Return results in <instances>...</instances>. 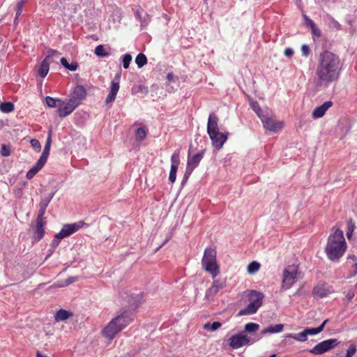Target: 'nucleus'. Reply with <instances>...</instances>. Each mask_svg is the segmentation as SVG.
<instances>
[{
  "label": "nucleus",
  "mask_w": 357,
  "mask_h": 357,
  "mask_svg": "<svg viewBox=\"0 0 357 357\" xmlns=\"http://www.w3.org/2000/svg\"><path fill=\"white\" fill-rule=\"evenodd\" d=\"M354 292L352 290L348 291L345 294V298L347 301V302H350L354 297Z\"/></svg>",
  "instance_id": "nucleus-59"
},
{
  "label": "nucleus",
  "mask_w": 357,
  "mask_h": 357,
  "mask_svg": "<svg viewBox=\"0 0 357 357\" xmlns=\"http://www.w3.org/2000/svg\"><path fill=\"white\" fill-rule=\"evenodd\" d=\"M132 321L130 311L121 310L117 316L113 318L103 328L102 334L108 340H113L116 335L124 329Z\"/></svg>",
  "instance_id": "nucleus-3"
},
{
  "label": "nucleus",
  "mask_w": 357,
  "mask_h": 357,
  "mask_svg": "<svg viewBox=\"0 0 357 357\" xmlns=\"http://www.w3.org/2000/svg\"><path fill=\"white\" fill-rule=\"evenodd\" d=\"M56 192V191L54 190V192H51L48 196L42 198L39 204V207L47 208L49 204L53 199Z\"/></svg>",
  "instance_id": "nucleus-33"
},
{
  "label": "nucleus",
  "mask_w": 357,
  "mask_h": 357,
  "mask_svg": "<svg viewBox=\"0 0 357 357\" xmlns=\"http://www.w3.org/2000/svg\"><path fill=\"white\" fill-rule=\"evenodd\" d=\"M225 287V282L220 280H215L210 288H208L205 294V298L208 301H213L218 292Z\"/></svg>",
  "instance_id": "nucleus-17"
},
{
  "label": "nucleus",
  "mask_w": 357,
  "mask_h": 357,
  "mask_svg": "<svg viewBox=\"0 0 357 357\" xmlns=\"http://www.w3.org/2000/svg\"><path fill=\"white\" fill-rule=\"evenodd\" d=\"M347 249V243L344 234L340 229H336L328 238L325 252L328 258L333 261L337 262L344 255Z\"/></svg>",
  "instance_id": "nucleus-2"
},
{
  "label": "nucleus",
  "mask_w": 357,
  "mask_h": 357,
  "mask_svg": "<svg viewBox=\"0 0 357 357\" xmlns=\"http://www.w3.org/2000/svg\"><path fill=\"white\" fill-rule=\"evenodd\" d=\"M333 102L328 100L324 102L321 105L314 108L312 113V116L314 119L321 118L325 114L326 112L333 106Z\"/></svg>",
  "instance_id": "nucleus-19"
},
{
  "label": "nucleus",
  "mask_w": 357,
  "mask_h": 357,
  "mask_svg": "<svg viewBox=\"0 0 357 357\" xmlns=\"http://www.w3.org/2000/svg\"><path fill=\"white\" fill-rule=\"evenodd\" d=\"M328 18L330 20V23L333 28L336 29L337 30H340L342 29V25L333 17L329 16Z\"/></svg>",
  "instance_id": "nucleus-52"
},
{
  "label": "nucleus",
  "mask_w": 357,
  "mask_h": 357,
  "mask_svg": "<svg viewBox=\"0 0 357 357\" xmlns=\"http://www.w3.org/2000/svg\"><path fill=\"white\" fill-rule=\"evenodd\" d=\"M193 170L191 169V168L186 167L185 172L184 173L182 181H181V185H184L186 182L188 181L190 176L192 173Z\"/></svg>",
  "instance_id": "nucleus-47"
},
{
  "label": "nucleus",
  "mask_w": 357,
  "mask_h": 357,
  "mask_svg": "<svg viewBox=\"0 0 357 357\" xmlns=\"http://www.w3.org/2000/svg\"><path fill=\"white\" fill-rule=\"evenodd\" d=\"M259 328V325L257 323L250 322L245 325L244 333H252L257 331Z\"/></svg>",
  "instance_id": "nucleus-35"
},
{
  "label": "nucleus",
  "mask_w": 357,
  "mask_h": 357,
  "mask_svg": "<svg viewBox=\"0 0 357 357\" xmlns=\"http://www.w3.org/2000/svg\"><path fill=\"white\" fill-rule=\"evenodd\" d=\"M131 61L132 56L129 53H126L121 56V61L125 69H128L129 68Z\"/></svg>",
  "instance_id": "nucleus-45"
},
{
  "label": "nucleus",
  "mask_w": 357,
  "mask_h": 357,
  "mask_svg": "<svg viewBox=\"0 0 357 357\" xmlns=\"http://www.w3.org/2000/svg\"><path fill=\"white\" fill-rule=\"evenodd\" d=\"M356 228L355 222L352 220H349L347 221V237L349 239Z\"/></svg>",
  "instance_id": "nucleus-42"
},
{
  "label": "nucleus",
  "mask_w": 357,
  "mask_h": 357,
  "mask_svg": "<svg viewBox=\"0 0 357 357\" xmlns=\"http://www.w3.org/2000/svg\"><path fill=\"white\" fill-rule=\"evenodd\" d=\"M222 324L219 321H214L213 323L207 322L204 325V328L209 331H215L220 328Z\"/></svg>",
  "instance_id": "nucleus-41"
},
{
  "label": "nucleus",
  "mask_w": 357,
  "mask_h": 357,
  "mask_svg": "<svg viewBox=\"0 0 357 357\" xmlns=\"http://www.w3.org/2000/svg\"><path fill=\"white\" fill-rule=\"evenodd\" d=\"M260 264L257 261H252L248 266V272L250 274H253L259 271Z\"/></svg>",
  "instance_id": "nucleus-44"
},
{
  "label": "nucleus",
  "mask_w": 357,
  "mask_h": 357,
  "mask_svg": "<svg viewBox=\"0 0 357 357\" xmlns=\"http://www.w3.org/2000/svg\"><path fill=\"white\" fill-rule=\"evenodd\" d=\"M334 292V289L331 285L323 282L317 284L312 291V294L314 298L320 299L327 297L329 294Z\"/></svg>",
  "instance_id": "nucleus-10"
},
{
  "label": "nucleus",
  "mask_w": 357,
  "mask_h": 357,
  "mask_svg": "<svg viewBox=\"0 0 357 357\" xmlns=\"http://www.w3.org/2000/svg\"><path fill=\"white\" fill-rule=\"evenodd\" d=\"M286 337L293 338L298 342H305L307 338L305 331H303L298 333H290L288 334Z\"/></svg>",
  "instance_id": "nucleus-34"
},
{
  "label": "nucleus",
  "mask_w": 357,
  "mask_h": 357,
  "mask_svg": "<svg viewBox=\"0 0 357 357\" xmlns=\"http://www.w3.org/2000/svg\"><path fill=\"white\" fill-rule=\"evenodd\" d=\"M312 35L313 37L319 38L321 36V30L317 27V24L311 29Z\"/></svg>",
  "instance_id": "nucleus-54"
},
{
  "label": "nucleus",
  "mask_w": 357,
  "mask_h": 357,
  "mask_svg": "<svg viewBox=\"0 0 357 357\" xmlns=\"http://www.w3.org/2000/svg\"><path fill=\"white\" fill-rule=\"evenodd\" d=\"M62 239L63 238L56 237V234L54 236L53 240L51 242V248L53 249V250H55Z\"/></svg>",
  "instance_id": "nucleus-53"
},
{
  "label": "nucleus",
  "mask_w": 357,
  "mask_h": 357,
  "mask_svg": "<svg viewBox=\"0 0 357 357\" xmlns=\"http://www.w3.org/2000/svg\"><path fill=\"white\" fill-rule=\"evenodd\" d=\"M357 349L355 344H351L348 349L347 350V354L345 357H352L356 352Z\"/></svg>",
  "instance_id": "nucleus-49"
},
{
  "label": "nucleus",
  "mask_w": 357,
  "mask_h": 357,
  "mask_svg": "<svg viewBox=\"0 0 357 357\" xmlns=\"http://www.w3.org/2000/svg\"><path fill=\"white\" fill-rule=\"evenodd\" d=\"M45 211H46V208L39 207L37 218H36V220H37V221H46L45 218L44 217Z\"/></svg>",
  "instance_id": "nucleus-50"
},
{
  "label": "nucleus",
  "mask_w": 357,
  "mask_h": 357,
  "mask_svg": "<svg viewBox=\"0 0 357 357\" xmlns=\"http://www.w3.org/2000/svg\"><path fill=\"white\" fill-rule=\"evenodd\" d=\"M342 68V64L338 55L328 50L323 51L319 56L315 73L317 85L328 86L337 82Z\"/></svg>",
  "instance_id": "nucleus-1"
},
{
  "label": "nucleus",
  "mask_w": 357,
  "mask_h": 357,
  "mask_svg": "<svg viewBox=\"0 0 357 357\" xmlns=\"http://www.w3.org/2000/svg\"><path fill=\"white\" fill-rule=\"evenodd\" d=\"M228 132H221L220 131L208 134L212 146L216 151H219L222 148L228 139Z\"/></svg>",
  "instance_id": "nucleus-12"
},
{
  "label": "nucleus",
  "mask_w": 357,
  "mask_h": 357,
  "mask_svg": "<svg viewBox=\"0 0 357 357\" xmlns=\"http://www.w3.org/2000/svg\"><path fill=\"white\" fill-rule=\"evenodd\" d=\"M15 109L13 103L11 102H3L0 104V110L3 113H10Z\"/></svg>",
  "instance_id": "nucleus-36"
},
{
  "label": "nucleus",
  "mask_w": 357,
  "mask_h": 357,
  "mask_svg": "<svg viewBox=\"0 0 357 357\" xmlns=\"http://www.w3.org/2000/svg\"><path fill=\"white\" fill-rule=\"evenodd\" d=\"M298 266L291 264L287 266L282 272V289H289L297 281Z\"/></svg>",
  "instance_id": "nucleus-6"
},
{
  "label": "nucleus",
  "mask_w": 357,
  "mask_h": 357,
  "mask_svg": "<svg viewBox=\"0 0 357 357\" xmlns=\"http://www.w3.org/2000/svg\"><path fill=\"white\" fill-rule=\"evenodd\" d=\"M59 55H60V53L57 50H53V49H49L48 51H47V54L45 56V58L44 59V60L47 61H49V60L51 58H53L54 56H58Z\"/></svg>",
  "instance_id": "nucleus-46"
},
{
  "label": "nucleus",
  "mask_w": 357,
  "mask_h": 357,
  "mask_svg": "<svg viewBox=\"0 0 357 357\" xmlns=\"http://www.w3.org/2000/svg\"><path fill=\"white\" fill-rule=\"evenodd\" d=\"M305 24L307 26L310 27V29L316 25L314 22L312 20H311L310 18L307 19V21L305 22Z\"/></svg>",
  "instance_id": "nucleus-60"
},
{
  "label": "nucleus",
  "mask_w": 357,
  "mask_h": 357,
  "mask_svg": "<svg viewBox=\"0 0 357 357\" xmlns=\"http://www.w3.org/2000/svg\"><path fill=\"white\" fill-rule=\"evenodd\" d=\"M1 154L3 156H8L10 154V149L5 144H2L1 147Z\"/></svg>",
  "instance_id": "nucleus-55"
},
{
  "label": "nucleus",
  "mask_w": 357,
  "mask_h": 357,
  "mask_svg": "<svg viewBox=\"0 0 357 357\" xmlns=\"http://www.w3.org/2000/svg\"><path fill=\"white\" fill-rule=\"evenodd\" d=\"M260 119L262 121L263 126L266 130L272 132H277L281 130L283 126L282 122L275 121L271 116H269L268 112H266V114L263 115Z\"/></svg>",
  "instance_id": "nucleus-11"
},
{
  "label": "nucleus",
  "mask_w": 357,
  "mask_h": 357,
  "mask_svg": "<svg viewBox=\"0 0 357 357\" xmlns=\"http://www.w3.org/2000/svg\"><path fill=\"white\" fill-rule=\"evenodd\" d=\"M264 295L262 293L252 290L248 296L249 304L243 309H241L237 316L251 315L255 314L262 305Z\"/></svg>",
  "instance_id": "nucleus-5"
},
{
  "label": "nucleus",
  "mask_w": 357,
  "mask_h": 357,
  "mask_svg": "<svg viewBox=\"0 0 357 357\" xmlns=\"http://www.w3.org/2000/svg\"><path fill=\"white\" fill-rule=\"evenodd\" d=\"M45 102L48 107H56L59 105L62 100L59 98H54L50 96H47L45 98Z\"/></svg>",
  "instance_id": "nucleus-40"
},
{
  "label": "nucleus",
  "mask_w": 357,
  "mask_h": 357,
  "mask_svg": "<svg viewBox=\"0 0 357 357\" xmlns=\"http://www.w3.org/2000/svg\"><path fill=\"white\" fill-rule=\"evenodd\" d=\"M54 251V250H53V249H52V248L51 250H49V254L47 255V257H46V258H47V257H49L50 256H51Z\"/></svg>",
  "instance_id": "nucleus-63"
},
{
  "label": "nucleus",
  "mask_w": 357,
  "mask_h": 357,
  "mask_svg": "<svg viewBox=\"0 0 357 357\" xmlns=\"http://www.w3.org/2000/svg\"><path fill=\"white\" fill-rule=\"evenodd\" d=\"M284 328V325L282 324H278L275 326H269L265 328H264L261 331V335H265L266 333H277L282 331Z\"/></svg>",
  "instance_id": "nucleus-26"
},
{
  "label": "nucleus",
  "mask_w": 357,
  "mask_h": 357,
  "mask_svg": "<svg viewBox=\"0 0 357 357\" xmlns=\"http://www.w3.org/2000/svg\"><path fill=\"white\" fill-rule=\"evenodd\" d=\"M135 63L138 68H142L147 63V58L143 53H139L135 58Z\"/></svg>",
  "instance_id": "nucleus-38"
},
{
  "label": "nucleus",
  "mask_w": 357,
  "mask_h": 357,
  "mask_svg": "<svg viewBox=\"0 0 357 357\" xmlns=\"http://www.w3.org/2000/svg\"><path fill=\"white\" fill-rule=\"evenodd\" d=\"M77 107V106L70 102L69 100L66 102L62 101L59 105L56 114L59 117L64 118L70 115Z\"/></svg>",
  "instance_id": "nucleus-16"
},
{
  "label": "nucleus",
  "mask_w": 357,
  "mask_h": 357,
  "mask_svg": "<svg viewBox=\"0 0 357 357\" xmlns=\"http://www.w3.org/2000/svg\"><path fill=\"white\" fill-rule=\"evenodd\" d=\"M51 144H52V135H51V132H50L48 134L47 140H46V143H45L43 151L38 160V162H40V163H42L44 165L46 163L48 156H49V154H50Z\"/></svg>",
  "instance_id": "nucleus-22"
},
{
  "label": "nucleus",
  "mask_w": 357,
  "mask_h": 357,
  "mask_svg": "<svg viewBox=\"0 0 357 357\" xmlns=\"http://www.w3.org/2000/svg\"><path fill=\"white\" fill-rule=\"evenodd\" d=\"M348 259H353V260H356V256L355 255H351V256H349L348 257Z\"/></svg>",
  "instance_id": "nucleus-64"
},
{
  "label": "nucleus",
  "mask_w": 357,
  "mask_h": 357,
  "mask_svg": "<svg viewBox=\"0 0 357 357\" xmlns=\"http://www.w3.org/2000/svg\"><path fill=\"white\" fill-rule=\"evenodd\" d=\"M310 47L307 45H303L301 47L302 55L305 57H307L310 55Z\"/></svg>",
  "instance_id": "nucleus-56"
},
{
  "label": "nucleus",
  "mask_w": 357,
  "mask_h": 357,
  "mask_svg": "<svg viewBox=\"0 0 357 357\" xmlns=\"http://www.w3.org/2000/svg\"><path fill=\"white\" fill-rule=\"evenodd\" d=\"M61 63L65 68L70 71H75L78 68L77 62H72L71 63H69L67 59L65 57H62L61 59Z\"/></svg>",
  "instance_id": "nucleus-31"
},
{
  "label": "nucleus",
  "mask_w": 357,
  "mask_h": 357,
  "mask_svg": "<svg viewBox=\"0 0 357 357\" xmlns=\"http://www.w3.org/2000/svg\"><path fill=\"white\" fill-rule=\"evenodd\" d=\"M51 144H52V135H51V132H50L48 134L47 140H46V143H45L43 151L38 160V162H40V163H42L44 165L46 163L48 156H49V154H50Z\"/></svg>",
  "instance_id": "nucleus-23"
},
{
  "label": "nucleus",
  "mask_w": 357,
  "mask_h": 357,
  "mask_svg": "<svg viewBox=\"0 0 357 357\" xmlns=\"http://www.w3.org/2000/svg\"><path fill=\"white\" fill-rule=\"evenodd\" d=\"M46 224V221L36 220L35 225L32 226L34 242H38L43 238L45 233V227Z\"/></svg>",
  "instance_id": "nucleus-18"
},
{
  "label": "nucleus",
  "mask_w": 357,
  "mask_h": 357,
  "mask_svg": "<svg viewBox=\"0 0 357 357\" xmlns=\"http://www.w3.org/2000/svg\"><path fill=\"white\" fill-rule=\"evenodd\" d=\"M18 24H19V17H17V15H15L14 22H13V24L15 26H17Z\"/></svg>",
  "instance_id": "nucleus-62"
},
{
  "label": "nucleus",
  "mask_w": 357,
  "mask_h": 357,
  "mask_svg": "<svg viewBox=\"0 0 357 357\" xmlns=\"http://www.w3.org/2000/svg\"><path fill=\"white\" fill-rule=\"evenodd\" d=\"M294 54V51L291 48H286L285 50H284V54L287 56H291Z\"/></svg>",
  "instance_id": "nucleus-61"
},
{
  "label": "nucleus",
  "mask_w": 357,
  "mask_h": 357,
  "mask_svg": "<svg viewBox=\"0 0 357 357\" xmlns=\"http://www.w3.org/2000/svg\"><path fill=\"white\" fill-rule=\"evenodd\" d=\"M44 165L37 161L36 165L31 167L26 173V178L31 179L43 167Z\"/></svg>",
  "instance_id": "nucleus-27"
},
{
  "label": "nucleus",
  "mask_w": 357,
  "mask_h": 357,
  "mask_svg": "<svg viewBox=\"0 0 357 357\" xmlns=\"http://www.w3.org/2000/svg\"><path fill=\"white\" fill-rule=\"evenodd\" d=\"M177 169H178L175 168L174 167H171L169 176V181L172 183H174L176 181Z\"/></svg>",
  "instance_id": "nucleus-48"
},
{
  "label": "nucleus",
  "mask_w": 357,
  "mask_h": 357,
  "mask_svg": "<svg viewBox=\"0 0 357 357\" xmlns=\"http://www.w3.org/2000/svg\"><path fill=\"white\" fill-rule=\"evenodd\" d=\"M86 96V89L82 85H77L73 89L68 100L70 101V102L78 107L81 103V101L84 100Z\"/></svg>",
  "instance_id": "nucleus-14"
},
{
  "label": "nucleus",
  "mask_w": 357,
  "mask_h": 357,
  "mask_svg": "<svg viewBox=\"0 0 357 357\" xmlns=\"http://www.w3.org/2000/svg\"><path fill=\"white\" fill-rule=\"evenodd\" d=\"M166 78L169 82H174L176 80L178 79V77H175L172 72L168 73Z\"/></svg>",
  "instance_id": "nucleus-57"
},
{
  "label": "nucleus",
  "mask_w": 357,
  "mask_h": 357,
  "mask_svg": "<svg viewBox=\"0 0 357 357\" xmlns=\"http://www.w3.org/2000/svg\"><path fill=\"white\" fill-rule=\"evenodd\" d=\"M28 0H17L16 3V13L17 17H20L23 11V8Z\"/></svg>",
  "instance_id": "nucleus-43"
},
{
  "label": "nucleus",
  "mask_w": 357,
  "mask_h": 357,
  "mask_svg": "<svg viewBox=\"0 0 357 357\" xmlns=\"http://www.w3.org/2000/svg\"><path fill=\"white\" fill-rule=\"evenodd\" d=\"M171 167H174L178 169V167L180 164V151L179 150H176L174 152L171 157Z\"/></svg>",
  "instance_id": "nucleus-39"
},
{
  "label": "nucleus",
  "mask_w": 357,
  "mask_h": 357,
  "mask_svg": "<svg viewBox=\"0 0 357 357\" xmlns=\"http://www.w3.org/2000/svg\"><path fill=\"white\" fill-rule=\"evenodd\" d=\"M77 280H78V277H69L68 279L66 280L65 284H63V286H68V285L75 282Z\"/></svg>",
  "instance_id": "nucleus-58"
},
{
  "label": "nucleus",
  "mask_w": 357,
  "mask_h": 357,
  "mask_svg": "<svg viewBox=\"0 0 357 357\" xmlns=\"http://www.w3.org/2000/svg\"><path fill=\"white\" fill-rule=\"evenodd\" d=\"M327 321H328V319H326L325 321H324V322L319 326H318L317 328H305L304 331L306 333V336L307 337L308 335H317V334L319 333L320 332H321L324 330V328Z\"/></svg>",
  "instance_id": "nucleus-28"
},
{
  "label": "nucleus",
  "mask_w": 357,
  "mask_h": 357,
  "mask_svg": "<svg viewBox=\"0 0 357 357\" xmlns=\"http://www.w3.org/2000/svg\"><path fill=\"white\" fill-rule=\"evenodd\" d=\"M261 338V335H255L253 337H248L244 332L232 335L229 338V346L233 349H238L245 345L257 342Z\"/></svg>",
  "instance_id": "nucleus-7"
},
{
  "label": "nucleus",
  "mask_w": 357,
  "mask_h": 357,
  "mask_svg": "<svg viewBox=\"0 0 357 357\" xmlns=\"http://www.w3.org/2000/svg\"><path fill=\"white\" fill-rule=\"evenodd\" d=\"M148 134V130L145 127L138 128L135 131L136 140L142 142L144 140Z\"/></svg>",
  "instance_id": "nucleus-30"
},
{
  "label": "nucleus",
  "mask_w": 357,
  "mask_h": 357,
  "mask_svg": "<svg viewBox=\"0 0 357 357\" xmlns=\"http://www.w3.org/2000/svg\"><path fill=\"white\" fill-rule=\"evenodd\" d=\"M31 146L37 151H40L41 149V144L40 142L36 139H32L30 141Z\"/></svg>",
  "instance_id": "nucleus-51"
},
{
  "label": "nucleus",
  "mask_w": 357,
  "mask_h": 357,
  "mask_svg": "<svg viewBox=\"0 0 357 357\" xmlns=\"http://www.w3.org/2000/svg\"><path fill=\"white\" fill-rule=\"evenodd\" d=\"M338 344L337 339H328L318 343L308 351L314 355H321L333 349Z\"/></svg>",
  "instance_id": "nucleus-8"
},
{
  "label": "nucleus",
  "mask_w": 357,
  "mask_h": 357,
  "mask_svg": "<svg viewBox=\"0 0 357 357\" xmlns=\"http://www.w3.org/2000/svg\"><path fill=\"white\" fill-rule=\"evenodd\" d=\"M216 250L211 247H206L202 259V266L213 278L220 273L219 266L216 260Z\"/></svg>",
  "instance_id": "nucleus-4"
},
{
  "label": "nucleus",
  "mask_w": 357,
  "mask_h": 357,
  "mask_svg": "<svg viewBox=\"0 0 357 357\" xmlns=\"http://www.w3.org/2000/svg\"><path fill=\"white\" fill-rule=\"evenodd\" d=\"M94 53L100 57H106L109 56V52L107 51L103 45H98L94 50Z\"/></svg>",
  "instance_id": "nucleus-32"
},
{
  "label": "nucleus",
  "mask_w": 357,
  "mask_h": 357,
  "mask_svg": "<svg viewBox=\"0 0 357 357\" xmlns=\"http://www.w3.org/2000/svg\"><path fill=\"white\" fill-rule=\"evenodd\" d=\"M86 223L83 221H79L75 223L64 225L60 231L56 234V237L65 238L73 234L80 229Z\"/></svg>",
  "instance_id": "nucleus-9"
},
{
  "label": "nucleus",
  "mask_w": 357,
  "mask_h": 357,
  "mask_svg": "<svg viewBox=\"0 0 357 357\" xmlns=\"http://www.w3.org/2000/svg\"><path fill=\"white\" fill-rule=\"evenodd\" d=\"M49 70H50L49 61L43 60L41 62V63L38 69V73L42 78H44L47 76V75L49 72Z\"/></svg>",
  "instance_id": "nucleus-29"
},
{
  "label": "nucleus",
  "mask_w": 357,
  "mask_h": 357,
  "mask_svg": "<svg viewBox=\"0 0 357 357\" xmlns=\"http://www.w3.org/2000/svg\"><path fill=\"white\" fill-rule=\"evenodd\" d=\"M143 297L142 292L132 293L127 296L128 303L131 307H137L142 303Z\"/></svg>",
  "instance_id": "nucleus-24"
},
{
  "label": "nucleus",
  "mask_w": 357,
  "mask_h": 357,
  "mask_svg": "<svg viewBox=\"0 0 357 357\" xmlns=\"http://www.w3.org/2000/svg\"><path fill=\"white\" fill-rule=\"evenodd\" d=\"M133 10L135 17L140 22L141 27L142 29L146 28L151 22V15L145 12L139 6H136Z\"/></svg>",
  "instance_id": "nucleus-15"
},
{
  "label": "nucleus",
  "mask_w": 357,
  "mask_h": 357,
  "mask_svg": "<svg viewBox=\"0 0 357 357\" xmlns=\"http://www.w3.org/2000/svg\"><path fill=\"white\" fill-rule=\"evenodd\" d=\"M218 121L219 119L218 116L213 113L211 112L208 118V123H207V133L211 134L215 132L219 131L218 128Z\"/></svg>",
  "instance_id": "nucleus-21"
},
{
  "label": "nucleus",
  "mask_w": 357,
  "mask_h": 357,
  "mask_svg": "<svg viewBox=\"0 0 357 357\" xmlns=\"http://www.w3.org/2000/svg\"><path fill=\"white\" fill-rule=\"evenodd\" d=\"M73 314L70 311L60 309L56 312L54 319L56 321L59 322L68 319V318L73 317Z\"/></svg>",
  "instance_id": "nucleus-25"
},
{
  "label": "nucleus",
  "mask_w": 357,
  "mask_h": 357,
  "mask_svg": "<svg viewBox=\"0 0 357 357\" xmlns=\"http://www.w3.org/2000/svg\"><path fill=\"white\" fill-rule=\"evenodd\" d=\"M121 73H116L114 79L111 82L110 91L105 99L106 104H111L114 102L120 87Z\"/></svg>",
  "instance_id": "nucleus-13"
},
{
  "label": "nucleus",
  "mask_w": 357,
  "mask_h": 357,
  "mask_svg": "<svg viewBox=\"0 0 357 357\" xmlns=\"http://www.w3.org/2000/svg\"><path fill=\"white\" fill-rule=\"evenodd\" d=\"M205 153V149H203L195 154L192 157L188 153L187 166L188 167L191 168V169L194 170L199 164L200 161L204 157Z\"/></svg>",
  "instance_id": "nucleus-20"
},
{
  "label": "nucleus",
  "mask_w": 357,
  "mask_h": 357,
  "mask_svg": "<svg viewBox=\"0 0 357 357\" xmlns=\"http://www.w3.org/2000/svg\"><path fill=\"white\" fill-rule=\"evenodd\" d=\"M250 107L252 110L257 114V115L261 118L263 115L265 114V112L261 109L259 106V104L257 101H251L250 102Z\"/></svg>",
  "instance_id": "nucleus-37"
}]
</instances>
